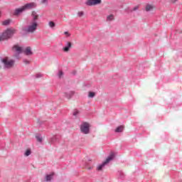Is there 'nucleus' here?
Returning <instances> with one entry per match:
<instances>
[{
  "instance_id": "nucleus-4",
  "label": "nucleus",
  "mask_w": 182,
  "mask_h": 182,
  "mask_svg": "<svg viewBox=\"0 0 182 182\" xmlns=\"http://www.w3.org/2000/svg\"><path fill=\"white\" fill-rule=\"evenodd\" d=\"M2 63L4 65V68H14V65H15V61L14 60L9 59V58L6 57L2 60Z\"/></svg>"
},
{
  "instance_id": "nucleus-2",
  "label": "nucleus",
  "mask_w": 182,
  "mask_h": 182,
  "mask_svg": "<svg viewBox=\"0 0 182 182\" xmlns=\"http://www.w3.org/2000/svg\"><path fill=\"white\" fill-rule=\"evenodd\" d=\"M15 33H16V29H15V28H8L1 35L3 41H5L6 39H9L10 38H12V36H14V35H15Z\"/></svg>"
},
{
  "instance_id": "nucleus-29",
  "label": "nucleus",
  "mask_w": 182,
  "mask_h": 182,
  "mask_svg": "<svg viewBox=\"0 0 182 182\" xmlns=\"http://www.w3.org/2000/svg\"><path fill=\"white\" fill-rule=\"evenodd\" d=\"M136 8H135V9H134V11H136Z\"/></svg>"
},
{
  "instance_id": "nucleus-14",
  "label": "nucleus",
  "mask_w": 182,
  "mask_h": 182,
  "mask_svg": "<svg viewBox=\"0 0 182 182\" xmlns=\"http://www.w3.org/2000/svg\"><path fill=\"white\" fill-rule=\"evenodd\" d=\"M11 23V20L10 19H7V20H5V21H3L1 22V24L4 26H6L8 25H9Z\"/></svg>"
},
{
  "instance_id": "nucleus-3",
  "label": "nucleus",
  "mask_w": 182,
  "mask_h": 182,
  "mask_svg": "<svg viewBox=\"0 0 182 182\" xmlns=\"http://www.w3.org/2000/svg\"><path fill=\"white\" fill-rule=\"evenodd\" d=\"M38 28V22L36 21H31L27 28H26V32L28 33H33L36 28Z\"/></svg>"
},
{
  "instance_id": "nucleus-13",
  "label": "nucleus",
  "mask_w": 182,
  "mask_h": 182,
  "mask_svg": "<svg viewBox=\"0 0 182 182\" xmlns=\"http://www.w3.org/2000/svg\"><path fill=\"white\" fill-rule=\"evenodd\" d=\"M124 126L121 125V126L118 127L115 129V132H116V133H121V132H122V130H124Z\"/></svg>"
},
{
  "instance_id": "nucleus-28",
  "label": "nucleus",
  "mask_w": 182,
  "mask_h": 182,
  "mask_svg": "<svg viewBox=\"0 0 182 182\" xmlns=\"http://www.w3.org/2000/svg\"><path fill=\"white\" fill-rule=\"evenodd\" d=\"M4 41V38H2V36H0V41Z\"/></svg>"
},
{
  "instance_id": "nucleus-16",
  "label": "nucleus",
  "mask_w": 182,
  "mask_h": 182,
  "mask_svg": "<svg viewBox=\"0 0 182 182\" xmlns=\"http://www.w3.org/2000/svg\"><path fill=\"white\" fill-rule=\"evenodd\" d=\"M153 8H154V7L152 5L147 4L146 6V11H151V9H153Z\"/></svg>"
},
{
  "instance_id": "nucleus-18",
  "label": "nucleus",
  "mask_w": 182,
  "mask_h": 182,
  "mask_svg": "<svg viewBox=\"0 0 182 182\" xmlns=\"http://www.w3.org/2000/svg\"><path fill=\"white\" fill-rule=\"evenodd\" d=\"M48 25H49L50 28H55V22H53V21H50L48 23Z\"/></svg>"
},
{
  "instance_id": "nucleus-1",
  "label": "nucleus",
  "mask_w": 182,
  "mask_h": 182,
  "mask_svg": "<svg viewBox=\"0 0 182 182\" xmlns=\"http://www.w3.org/2000/svg\"><path fill=\"white\" fill-rule=\"evenodd\" d=\"M14 52H16V53H24V55H26L27 56H29L31 55H33L32 49L31 47H27L26 48H23L18 45H16L13 47Z\"/></svg>"
},
{
  "instance_id": "nucleus-9",
  "label": "nucleus",
  "mask_w": 182,
  "mask_h": 182,
  "mask_svg": "<svg viewBox=\"0 0 182 182\" xmlns=\"http://www.w3.org/2000/svg\"><path fill=\"white\" fill-rule=\"evenodd\" d=\"M23 11H25V9L23 8V6H21L18 9H16L14 11V15H15L16 16H18V15H21V14H22Z\"/></svg>"
},
{
  "instance_id": "nucleus-12",
  "label": "nucleus",
  "mask_w": 182,
  "mask_h": 182,
  "mask_svg": "<svg viewBox=\"0 0 182 182\" xmlns=\"http://www.w3.org/2000/svg\"><path fill=\"white\" fill-rule=\"evenodd\" d=\"M53 176H55V173H52L46 176V181H50L52 178H53Z\"/></svg>"
},
{
  "instance_id": "nucleus-22",
  "label": "nucleus",
  "mask_w": 182,
  "mask_h": 182,
  "mask_svg": "<svg viewBox=\"0 0 182 182\" xmlns=\"http://www.w3.org/2000/svg\"><path fill=\"white\" fill-rule=\"evenodd\" d=\"M78 16L82 17L85 15V13L83 11H79L77 13Z\"/></svg>"
},
{
  "instance_id": "nucleus-10",
  "label": "nucleus",
  "mask_w": 182,
  "mask_h": 182,
  "mask_svg": "<svg viewBox=\"0 0 182 182\" xmlns=\"http://www.w3.org/2000/svg\"><path fill=\"white\" fill-rule=\"evenodd\" d=\"M70 48H72V43L68 42L67 43V46L64 47L63 48V52L68 53L70 50Z\"/></svg>"
},
{
  "instance_id": "nucleus-15",
  "label": "nucleus",
  "mask_w": 182,
  "mask_h": 182,
  "mask_svg": "<svg viewBox=\"0 0 182 182\" xmlns=\"http://www.w3.org/2000/svg\"><path fill=\"white\" fill-rule=\"evenodd\" d=\"M107 21H114V16L113 14L107 16Z\"/></svg>"
},
{
  "instance_id": "nucleus-20",
  "label": "nucleus",
  "mask_w": 182,
  "mask_h": 182,
  "mask_svg": "<svg viewBox=\"0 0 182 182\" xmlns=\"http://www.w3.org/2000/svg\"><path fill=\"white\" fill-rule=\"evenodd\" d=\"M65 97H67L68 99H70V97H72V93H65Z\"/></svg>"
},
{
  "instance_id": "nucleus-24",
  "label": "nucleus",
  "mask_w": 182,
  "mask_h": 182,
  "mask_svg": "<svg viewBox=\"0 0 182 182\" xmlns=\"http://www.w3.org/2000/svg\"><path fill=\"white\" fill-rule=\"evenodd\" d=\"M58 76H59V77H62V76H63V72L60 71L58 73Z\"/></svg>"
},
{
  "instance_id": "nucleus-21",
  "label": "nucleus",
  "mask_w": 182,
  "mask_h": 182,
  "mask_svg": "<svg viewBox=\"0 0 182 182\" xmlns=\"http://www.w3.org/2000/svg\"><path fill=\"white\" fill-rule=\"evenodd\" d=\"M78 114H79V110L75 109L73 111V116H77Z\"/></svg>"
},
{
  "instance_id": "nucleus-8",
  "label": "nucleus",
  "mask_w": 182,
  "mask_h": 182,
  "mask_svg": "<svg viewBox=\"0 0 182 182\" xmlns=\"http://www.w3.org/2000/svg\"><path fill=\"white\" fill-rule=\"evenodd\" d=\"M36 7V4L34 2L28 3L23 6V8H24V11H26V9H32L33 8Z\"/></svg>"
},
{
  "instance_id": "nucleus-26",
  "label": "nucleus",
  "mask_w": 182,
  "mask_h": 182,
  "mask_svg": "<svg viewBox=\"0 0 182 182\" xmlns=\"http://www.w3.org/2000/svg\"><path fill=\"white\" fill-rule=\"evenodd\" d=\"M23 63H25V65H29L30 62L28 60H24Z\"/></svg>"
},
{
  "instance_id": "nucleus-6",
  "label": "nucleus",
  "mask_w": 182,
  "mask_h": 182,
  "mask_svg": "<svg viewBox=\"0 0 182 182\" xmlns=\"http://www.w3.org/2000/svg\"><path fill=\"white\" fill-rule=\"evenodd\" d=\"M90 125L87 122H84L80 126V131L82 133H84V134H89V130H90Z\"/></svg>"
},
{
  "instance_id": "nucleus-7",
  "label": "nucleus",
  "mask_w": 182,
  "mask_h": 182,
  "mask_svg": "<svg viewBox=\"0 0 182 182\" xmlns=\"http://www.w3.org/2000/svg\"><path fill=\"white\" fill-rule=\"evenodd\" d=\"M102 4V0H87L85 4L87 6H95L96 5H100Z\"/></svg>"
},
{
  "instance_id": "nucleus-5",
  "label": "nucleus",
  "mask_w": 182,
  "mask_h": 182,
  "mask_svg": "<svg viewBox=\"0 0 182 182\" xmlns=\"http://www.w3.org/2000/svg\"><path fill=\"white\" fill-rule=\"evenodd\" d=\"M113 159H114V153H111L110 155L107 158L106 161H104L101 165L98 166L97 170H98V171H101L102 168L105 167V165L112 161Z\"/></svg>"
},
{
  "instance_id": "nucleus-17",
  "label": "nucleus",
  "mask_w": 182,
  "mask_h": 182,
  "mask_svg": "<svg viewBox=\"0 0 182 182\" xmlns=\"http://www.w3.org/2000/svg\"><path fill=\"white\" fill-rule=\"evenodd\" d=\"M95 96H96V94L93 92H90L88 93V97H95Z\"/></svg>"
},
{
  "instance_id": "nucleus-25",
  "label": "nucleus",
  "mask_w": 182,
  "mask_h": 182,
  "mask_svg": "<svg viewBox=\"0 0 182 182\" xmlns=\"http://www.w3.org/2000/svg\"><path fill=\"white\" fill-rule=\"evenodd\" d=\"M48 2V0H41V4H46Z\"/></svg>"
},
{
  "instance_id": "nucleus-27",
  "label": "nucleus",
  "mask_w": 182,
  "mask_h": 182,
  "mask_svg": "<svg viewBox=\"0 0 182 182\" xmlns=\"http://www.w3.org/2000/svg\"><path fill=\"white\" fill-rule=\"evenodd\" d=\"M64 33H65V35H66L67 36H70V34L69 32H68V31H65Z\"/></svg>"
},
{
  "instance_id": "nucleus-23",
  "label": "nucleus",
  "mask_w": 182,
  "mask_h": 182,
  "mask_svg": "<svg viewBox=\"0 0 182 182\" xmlns=\"http://www.w3.org/2000/svg\"><path fill=\"white\" fill-rule=\"evenodd\" d=\"M25 156H31V150L30 149H27L26 153H25Z\"/></svg>"
},
{
  "instance_id": "nucleus-19",
  "label": "nucleus",
  "mask_w": 182,
  "mask_h": 182,
  "mask_svg": "<svg viewBox=\"0 0 182 182\" xmlns=\"http://www.w3.org/2000/svg\"><path fill=\"white\" fill-rule=\"evenodd\" d=\"M36 139H37V141H39V143H42V138L41 136H36Z\"/></svg>"
},
{
  "instance_id": "nucleus-11",
  "label": "nucleus",
  "mask_w": 182,
  "mask_h": 182,
  "mask_svg": "<svg viewBox=\"0 0 182 182\" xmlns=\"http://www.w3.org/2000/svg\"><path fill=\"white\" fill-rule=\"evenodd\" d=\"M31 16L33 18L32 21H35L36 22V21H38V19L39 18V16L38 15V14L36 13V11H32L31 13Z\"/></svg>"
}]
</instances>
